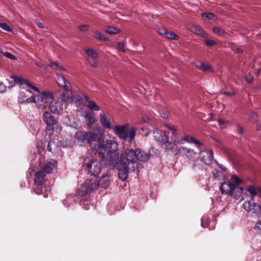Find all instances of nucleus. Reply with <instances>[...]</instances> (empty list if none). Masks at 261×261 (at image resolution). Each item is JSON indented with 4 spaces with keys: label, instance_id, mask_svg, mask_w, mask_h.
Instances as JSON below:
<instances>
[{
    "label": "nucleus",
    "instance_id": "f257e3e1",
    "mask_svg": "<svg viewBox=\"0 0 261 261\" xmlns=\"http://www.w3.org/2000/svg\"><path fill=\"white\" fill-rule=\"evenodd\" d=\"M107 145H110L108 149L100 157L106 164H112L115 167L118 168L119 178L122 181L127 179L128 176V168L124 162L122 153L118 151V144L116 141H110Z\"/></svg>",
    "mask_w": 261,
    "mask_h": 261
},
{
    "label": "nucleus",
    "instance_id": "f03ea898",
    "mask_svg": "<svg viewBox=\"0 0 261 261\" xmlns=\"http://www.w3.org/2000/svg\"><path fill=\"white\" fill-rule=\"evenodd\" d=\"M97 133L94 132H85L77 131L75 134V138L83 143H89L91 149L95 151L100 157L108 149L110 145H107L112 140H101L102 134L100 133V127H97Z\"/></svg>",
    "mask_w": 261,
    "mask_h": 261
},
{
    "label": "nucleus",
    "instance_id": "7ed1b4c3",
    "mask_svg": "<svg viewBox=\"0 0 261 261\" xmlns=\"http://www.w3.org/2000/svg\"><path fill=\"white\" fill-rule=\"evenodd\" d=\"M242 180L236 175L231 176L230 180L223 182L220 187V190L222 194L229 196L234 199L238 200L242 195L243 189L239 186L242 182Z\"/></svg>",
    "mask_w": 261,
    "mask_h": 261
},
{
    "label": "nucleus",
    "instance_id": "20e7f679",
    "mask_svg": "<svg viewBox=\"0 0 261 261\" xmlns=\"http://www.w3.org/2000/svg\"><path fill=\"white\" fill-rule=\"evenodd\" d=\"M83 165L86 167L91 175L96 176L101 172V168L100 163L89 153L83 156Z\"/></svg>",
    "mask_w": 261,
    "mask_h": 261
},
{
    "label": "nucleus",
    "instance_id": "39448f33",
    "mask_svg": "<svg viewBox=\"0 0 261 261\" xmlns=\"http://www.w3.org/2000/svg\"><path fill=\"white\" fill-rule=\"evenodd\" d=\"M149 154L139 148H126L125 150V157L129 163L134 164L138 161L146 162L149 159Z\"/></svg>",
    "mask_w": 261,
    "mask_h": 261
},
{
    "label": "nucleus",
    "instance_id": "423d86ee",
    "mask_svg": "<svg viewBox=\"0 0 261 261\" xmlns=\"http://www.w3.org/2000/svg\"><path fill=\"white\" fill-rule=\"evenodd\" d=\"M18 100L21 103H34L35 106L41 110H43L47 107V101L45 98L40 96H35L34 94L29 97L22 91L19 92Z\"/></svg>",
    "mask_w": 261,
    "mask_h": 261
},
{
    "label": "nucleus",
    "instance_id": "0eeeda50",
    "mask_svg": "<svg viewBox=\"0 0 261 261\" xmlns=\"http://www.w3.org/2000/svg\"><path fill=\"white\" fill-rule=\"evenodd\" d=\"M128 127L127 124L116 125L113 129L119 138L131 142L135 138L136 129L133 127L128 129Z\"/></svg>",
    "mask_w": 261,
    "mask_h": 261
},
{
    "label": "nucleus",
    "instance_id": "6e6552de",
    "mask_svg": "<svg viewBox=\"0 0 261 261\" xmlns=\"http://www.w3.org/2000/svg\"><path fill=\"white\" fill-rule=\"evenodd\" d=\"M42 119L48 126L51 127L53 132L57 134L61 132V127L58 122L49 112H44L43 114Z\"/></svg>",
    "mask_w": 261,
    "mask_h": 261
},
{
    "label": "nucleus",
    "instance_id": "1a4fd4ad",
    "mask_svg": "<svg viewBox=\"0 0 261 261\" xmlns=\"http://www.w3.org/2000/svg\"><path fill=\"white\" fill-rule=\"evenodd\" d=\"M10 78L13 80L15 83L20 85L21 86L22 89H24L30 93H32V90L37 91L38 93L40 92V90L38 88L33 86L28 81L26 80L22 77L17 76L15 75H11Z\"/></svg>",
    "mask_w": 261,
    "mask_h": 261
},
{
    "label": "nucleus",
    "instance_id": "9d476101",
    "mask_svg": "<svg viewBox=\"0 0 261 261\" xmlns=\"http://www.w3.org/2000/svg\"><path fill=\"white\" fill-rule=\"evenodd\" d=\"M243 207L246 211L252 212L258 216L261 213L260 206L254 202L253 197L250 198V200H246L243 204Z\"/></svg>",
    "mask_w": 261,
    "mask_h": 261
},
{
    "label": "nucleus",
    "instance_id": "9b49d317",
    "mask_svg": "<svg viewBox=\"0 0 261 261\" xmlns=\"http://www.w3.org/2000/svg\"><path fill=\"white\" fill-rule=\"evenodd\" d=\"M170 129L172 131V136L171 138L172 140H173L174 142V143L179 144L182 143V141H185L189 143H193L199 146H202V143L199 142L198 140L195 139L192 136H186L181 140L175 137V133L176 132V130L172 127H170Z\"/></svg>",
    "mask_w": 261,
    "mask_h": 261
},
{
    "label": "nucleus",
    "instance_id": "f8f14e48",
    "mask_svg": "<svg viewBox=\"0 0 261 261\" xmlns=\"http://www.w3.org/2000/svg\"><path fill=\"white\" fill-rule=\"evenodd\" d=\"M62 100L66 102L72 101L74 102L77 106H79L82 104L83 98L80 95H75L73 96L72 92L70 90L67 91L63 93L61 96Z\"/></svg>",
    "mask_w": 261,
    "mask_h": 261
},
{
    "label": "nucleus",
    "instance_id": "ddd939ff",
    "mask_svg": "<svg viewBox=\"0 0 261 261\" xmlns=\"http://www.w3.org/2000/svg\"><path fill=\"white\" fill-rule=\"evenodd\" d=\"M77 111L81 113V115L84 116L86 120L87 121V125L90 128L92 127L94 124L96 122V119L94 117L93 113L90 111L84 112L83 108L77 109Z\"/></svg>",
    "mask_w": 261,
    "mask_h": 261
},
{
    "label": "nucleus",
    "instance_id": "4468645a",
    "mask_svg": "<svg viewBox=\"0 0 261 261\" xmlns=\"http://www.w3.org/2000/svg\"><path fill=\"white\" fill-rule=\"evenodd\" d=\"M153 137L155 140L161 143H165L168 140V136L165 132L159 129H154Z\"/></svg>",
    "mask_w": 261,
    "mask_h": 261
},
{
    "label": "nucleus",
    "instance_id": "2eb2a0df",
    "mask_svg": "<svg viewBox=\"0 0 261 261\" xmlns=\"http://www.w3.org/2000/svg\"><path fill=\"white\" fill-rule=\"evenodd\" d=\"M201 160L205 164L210 165L213 159V152L212 150L200 151Z\"/></svg>",
    "mask_w": 261,
    "mask_h": 261
},
{
    "label": "nucleus",
    "instance_id": "dca6fc26",
    "mask_svg": "<svg viewBox=\"0 0 261 261\" xmlns=\"http://www.w3.org/2000/svg\"><path fill=\"white\" fill-rule=\"evenodd\" d=\"M49 108L53 113H60L63 110L62 102L58 100L51 101L49 103Z\"/></svg>",
    "mask_w": 261,
    "mask_h": 261
},
{
    "label": "nucleus",
    "instance_id": "f3484780",
    "mask_svg": "<svg viewBox=\"0 0 261 261\" xmlns=\"http://www.w3.org/2000/svg\"><path fill=\"white\" fill-rule=\"evenodd\" d=\"M57 163L54 159H48L47 160L44 165V170L47 173H50L57 169Z\"/></svg>",
    "mask_w": 261,
    "mask_h": 261
},
{
    "label": "nucleus",
    "instance_id": "a211bd4d",
    "mask_svg": "<svg viewBox=\"0 0 261 261\" xmlns=\"http://www.w3.org/2000/svg\"><path fill=\"white\" fill-rule=\"evenodd\" d=\"M100 121L103 127L108 129H112V126L111 124L110 119L105 114L100 113Z\"/></svg>",
    "mask_w": 261,
    "mask_h": 261
},
{
    "label": "nucleus",
    "instance_id": "6ab92c4d",
    "mask_svg": "<svg viewBox=\"0 0 261 261\" xmlns=\"http://www.w3.org/2000/svg\"><path fill=\"white\" fill-rule=\"evenodd\" d=\"M45 175V173L42 170L37 172L34 178L35 184L38 186L42 185L43 183Z\"/></svg>",
    "mask_w": 261,
    "mask_h": 261
},
{
    "label": "nucleus",
    "instance_id": "aec40b11",
    "mask_svg": "<svg viewBox=\"0 0 261 261\" xmlns=\"http://www.w3.org/2000/svg\"><path fill=\"white\" fill-rule=\"evenodd\" d=\"M57 82L60 87H63L66 89L68 88L70 85V83L62 75H57Z\"/></svg>",
    "mask_w": 261,
    "mask_h": 261
},
{
    "label": "nucleus",
    "instance_id": "412c9836",
    "mask_svg": "<svg viewBox=\"0 0 261 261\" xmlns=\"http://www.w3.org/2000/svg\"><path fill=\"white\" fill-rule=\"evenodd\" d=\"M98 184L102 188L108 187L110 183V176L109 175H103L98 180Z\"/></svg>",
    "mask_w": 261,
    "mask_h": 261
},
{
    "label": "nucleus",
    "instance_id": "4be33fe9",
    "mask_svg": "<svg viewBox=\"0 0 261 261\" xmlns=\"http://www.w3.org/2000/svg\"><path fill=\"white\" fill-rule=\"evenodd\" d=\"M85 100L88 102L86 107H88L91 111H98L100 110L99 107L92 100L89 99V97L87 95H84Z\"/></svg>",
    "mask_w": 261,
    "mask_h": 261
},
{
    "label": "nucleus",
    "instance_id": "5701e85b",
    "mask_svg": "<svg viewBox=\"0 0 261 261\" xmlns=\"http://www.w3.org/2000/svg\"><path fill=\"white\" fill-rule=\"evenodd\" d=\"M180 150L183 153V154H184L187 158L189 159H193L196 156V152L191 149L182 147L180 149Z\"/></svg>",
    "mask_w": 261,
    "mask_h": 261
},
{
    "label": "nucleus",
    "instance_id": "b1692460",
    "mask_svg": "<svg viewBox=\"0 0 261 261\" xmlns=\"http://www.w3.org/2000/svg\"><path fill=\"white\" fill-rule=\"evenodd\" d=\"M165 149L176 154L178 151V147L175 143L167 142L165 143Z\"/></svg>",
    "mask_w": 261,
    "mask_h": 261
},
{
    "label": "nucleus",
    "instance_id": "393cba45",
    "mask_svg": "<svg viewBox=\"0 0 261 261\" xmlns=\"http://www.w3.org/2000/svg\"><path fill=\"white\" fill-rule=\"evenodd\" d=\"M87 184L86 183L83 184L80 188L79 189V194L81 196L86 195L89 192H90L89 190V188L87 187Z\"/></svg>",
    "mask_w": 261,
    "mask_h": 261
},
{
    "label": "nucleus",
    "instance_id": "a878e982",
    "mask_svg": "<svg viewBox=\"0 0 261 261\" xmlns=\"http://www.w3.org/2000/svg\"><path fill=\"white\" fill-rule=\"evenodd\" d=\"M192 32L204 38H206L208 36L207 33L202 29L197 27H194L192 29Z\"/></svg>",
    "mask_w": 261,
    "mask_h": 261
},
{
    "label": "nucleus",
    "instance_id": "bb28decb",
    "mask_svg": "<svg viewBox=\"0 0 261 261\" xmlns=\"http://www.w3.org/2000/svg\"><path fill=\"white\" fill-rule=\"evenodd\" d=\"M86 54L91 60H96L98 58L97 53L93 49H86Z\"/></svg>",
    "mask_w": 261,
    "mask_h": 261
},
{
    "label": "nucleus",
    "instance_id": "cd10ccee",
    "mask_svg": "<svg viewBox=\"0 0 261 261\" xmlns=\"http://www.w3.org/2000/svg\"><path fill=\"white\" fill-rule=\"evenodd\" d=\"M196 67L203 71H212V67L207 63H202L199 65H196Z\"/></svg>",
    "mask_w": 261,
    "mask_h": 261
},
{
    "label": "nucleus",
    "instance_id": "c85d7f7f",
    "mask_svg": "<svg viewBox=\"0 0 261 261\" xmlns=\"http://www.w3.org/2000/svg\"><path fill=\"white\" fill-rule=\"evenodd\" d=\"M87 184V187L89 188V190L90 192L96 190L98 187V182L96 180H91L89 182H85Z\"/></svg>",
    "mask_w": 261,
    "mask_h": 261
},
{
    "label": "nucleus",
    "instance_id": "c756f323",
    "mask_svg": "<svg viewBox=\"0 0 261 261\" xmlns=\"http://www.w3.org/2000/svg\"><path fill=\"white\" fill-rule=\"evenodd\" d=\"M58 148V145L54 140H50L47 145V149L51 152H55Z\"/></svg>",
    "mask_w": 261,
    "mask_h": 261
},
{
    "label": "nucleus",
    "instance_id": "7c9ffc66",
    "mask_svg": "<svg viewBox=\"0 0 261 261\" xmlns=\"http://www.w3.org/2000/svg\"><path fill=\"white\" fill-rule=\"evenodd\" d=\"M248 191L252 195H256L259 196L261 194V188H259L258 190H256L254 187L250 186L248 188Z\"/></svg>",
    "mask_w": 261,
    "mask_h": 261
},
{
    "label": "nucleus",
    "instance_id": "2f4dec72",
    "mask_svg": "<svg viewBox=\"0 0 261 261\" xmlns=\"http://www.w3.org/2000/svg\"><path fill=\"white\" fill-rule=\"evenodd\" d=\"M37 96H38V95ZM42 98H44L46 99L47 102V99H53L54 98V94L53 93L50 92L49 91H44L41 92V95H40Z\"/></svg>",
    "mask_w": 261,
    "mask_h": 261
},
{
    "label": "nucleus",
    "instance_id": "473e14b6",
    "mask_svg": "<svg viewBox=\"0 0 261 261\" xmlns=\"http://www.w3.org/2000/svg\"><path fill=\"white\" fill-rule=\"evenodd\" d=\"M165 37L169 39H173L174 40H177L178 39V37L175 34L172 32H168V31H167L165 35Z\"/></svg>",
    "mask_w": 261,
    "mask_h": 261
},
{
    "label": "nucleus",
    "instance_id": "72a5a7b5",
    "mask_svg": "<svg viewBox=\"0 0 261 261\" xmlns=\"http://www.w3.org/2000/svg\"><path fill=\"white\" fill-rule=\"evenodd\" d=\"M201 225L203 228H206L210 223L209 218L206 216H203L201 219Z\"/></svg>",
    "mask_w": 261,
    "mask_h": 261
},
{
    "label": "nucleus",
    "instance_id": "f704fd0d",
    "mask_svg": "<svg viewBox=\"0 0 261 261\" xmlns=\"http://www.w3.org/2000/svg\"><path fill=\"white\" fill-rule=\"evenodd\" d=\"M119 30L113 27L109 26L106 29V32L110 34H115L119 32Z\"/></svg>",
    "mask_w": 261,
    "mask_h": 261
},
{
    "label": "nucleus",
    "instance_id": "c9c22d12",
    "mask_svg": "<svg viewBox=\"0 0 261 261\" xmlns=\"http://www.w3.org/2000/svg\"><path fill=\"white\" fill-rule=\"evenodd\" d=\"M254 230L257 234L261 236V219L256 222L254 226Z\"/></svg>",
    "mask_w": 261,
    "mask_h": 261
},
{
    "label": "nucleus",
    "instance_id": "e433bc0d",
    "mask_svg": "<svg viewBox=\"0 0 261 261\" xmlns=\"http://www.w3.org/2000/svg\"><path fill=\"white\" fill-rule=\"evenodd\" d=\"M213 31L216 35L218 36H223L225 33V32L224 30L219 27H214L213 28Z\"/></svg>",
    "mask_w": 261,
    "mask_h": 261
},
{
    "label": "nucleus",
    "instance_id": "4c0bfd02",
    "mask_svg": "<svg viewBox=\"0 0 261 261\" xmlns=\"http://www.w3.org/2000/svg\"><path fill=\"white\" fill-rule=\"evenodd\" d=\"M202 16L203 18H205V19H206L207 20H211V19L215 20L216 19V17H215V15L211 13H203L202 14Z\"/></svg>",
    "mask_w": 261,
    "mask_h": 261
},
{
    "label": "nucleus",
    "instance_id": "58836bf2",
    "mask_svg": "<svg viewBox=\"0 0 261 261\" xmlns=\"http://www.w3.org/2000/svg\"><path fill=\"white\" fill-rule=\"evenodd\" d=\"M94 36L96 39L101 41H107L109 39L108 38L103 36L100 32L95 33Z\"/></svg>",
    "mask_w": 261,
    "mask_h": 261
},
{
    "label": "nucleus",
    "instance_id": "ea45409f",
    "mask_svg": "<svg viewBox=\"0 0 261 261\" xmlns=\"http://www.w3.org/2000/svg\"><path fill=\"white\" fill-rule=\"evenodd\" d=\"M219 125L222 128H225L227 125L229 123V121L227 120H224L223 119H219L218 120Z\"/></svg>",
    "mask_w": 261,
    "mask_h": 261
},
{
    "label": "nucleus",
    "instance_id": "a19ab883",
    "mask_svg": "<svg viewBox=\"0 0 261 261\" xmlns=\"http://www.w3.org/2000/svg\"><path fill=\"white\" fill-rule=\"evenodd\" d=\"M2 54L4 55V56L5 57H6V58L10 59L12 60L15 61V60H17L16 57L10 53L6 51V52H3Z\"/></svg>",
    "mask_w": 261,
    "mask_h": 261
},
{
    "label": "nucleus",
    "instance_id": "79ce46f5",
    "mask_svg": "<svg viewBox=\"0 0 261 261\" xmlns=\"http://www.w3.org/2000/svg\"><path fill=\"white\" fill-rule=\"evenodd\" d=\"M125 43L124 41L119 42L117 43V48L119 51H125Z\"/></svg>",
    "mask_w": 261,
    "mask_h": 261
},
{
    "label": "nucleus",
    "instance_id": "37998d69",
    "mask_svg": "<svg viewBox=\"0 0 261 261\" xmlns=\"http://www.w3.org/2000/svg\"><path fill=\"white\" fill-rule=\"evenodd\" d=\"M0 27L5 31H8L9 32H12V29L5 23H0Z\"/></svg>",
    "mask_w": 261,
    "mask_h": 261
},
{
    "label": "nucleus",
    "instance_id": "c03bdc74",
    "mask_svg": "<svg viewBox=\"0 0 261 261\" xmlns=\"http://www.w3.org/2000/svg\"><path fill=\"white\" fill-rule=\"evenodd\" d=\"M44 146H45L44 145H43V146L39 147L38 148V151L39 153L43 159H44V155L45 153Z\"/></svg>",
    "mask_w": 261,
    "mask_h": 261
},
{
    "label": "nucleus",
    "instance_id": "a18cd8bd",
    "mask_svg": "<svg viewBox=\"0 0 261 261\" xmlns=\"http://www.w3.org/2000/svg\"><path fill=\"white\" fill-rule=\"evenodd\" d=\"M157 31L159 34L165 36L167 30L165 28L161 27L158 28Z\"/></svg>",
    "mask_w": 261,
    "mask_h": 261
},
{
    "label": "nucleus",
    "instance_id": "49530a36",
    "mask_svg": "<svg viewBox=\"0 0 261 261\" xmlns=\"http://www.w3.org/2000/svg\"><path fill=\"white\" fill-rule=\"evenodd\" d=\"M59 63L57 62H50L49 66L53 69H57Z\"/></svg>",
    "mask_w": 261,
    "mask_h": 261
},
{
    "label": "nucleus",
    "instance_id": "de8ad7c7",
    "mask_svg": "<svg viewBox=\"0 0 261 261\" xmlns=\"http://www.w3.org/2000/svg\"><path fill=\"white\" fill-rule=\"evenodd\" d=\"M216 42L213 40H210V39H206L205 40V44L206 45L208 46H212L216 44Z\"/></svg>",
    "mask_w": 261,
    "mask_h": 261
},
{
    "label": "nucleus",
    "instance_id": "09e8293b",
    "mask_svg": "<svg viewBox=\"0 0 261 261\" xmlns=\"http://www.w3.org/2000/svg\"><path fill=\"white\" fill-rule=\"evenodd\" d=\"M141 130H142V133L143 135L146 137L148 136V135L149 134V133H150V131L149 130V129L146 127H142L141 128Z\"/></svg>",
    "mask_w": 261,
    "mask_h": 261
},
{
    "label": "nucleus",
    "instance_id": "8fccbe9b",
    "mask_svg": "<svg viewBox=\"0 0 261 261\" xmlns=\"http://www.w3.org/2000/svg\"><path fill=\"white\" fill-rule=\"evenodd\" d=\"M88 62L90 64V65L93 67H97V63L96 60H88Z\"/></svg>",
    "mask_w": 261,
    "mask_h": 261
},
{
    "label": "nucleus",
    "instance_id": "3c124183",
    "mask_svg": "<svg viewBox=\"0 0 261 261\" xmlns=\"http://www.w3.org/2000/svg\"><path fill=\"white\" fill-rule=\"evenodd\" d=\"M7 86L3 83L0 82V93H4L6 91Z\"/></svg>",
    "mask_w": 261,
    "mask_h": 261
},
{
    "label": "nucleus",
    "instance_id": "603ef678",
    "mask_svg": "<svg viewBox=\"0 0 261 261\" xmlns=\"http://www.w3.org/2000/svg\"><path fill=\"white\" fill-rule=\"evenodd\" d=\"M79 29L81 31H86L89 28V26L87 24H83L78 27Z\"/></svg>",
    "mask_w": 261,
    "mask_h": 261
},
{
    "label": "nucleus",
    "instance_id": "864d4df0",
    "mask_svg": "<svg viewBox=\"0 0 261 261\" xmlns=\"http://www.w3.org/2000/svg\"><path fill=\"white\" fill-rule=\"evenodd\" d=\"M222 93H223L224 94L228 96H232L233 95H234V93L233 91H223L222 92Z\"/></svg>",
    "mask_w": 261,
    "mask_h": 261
},
{
    "label": "nucleus",
    "instance_id": "5fc2aeb1",
    "mask_svg": "<svg viewBox=\"0 0 261 261\" xmlns=\"http://www.w3.org/2000/svg\"><path fill=\"white\" fill-rule=\"evenodd\" d=\"M237 132L239 134L242 135L244 133V129L241 126H239L237 128Z\"/></svg>",
    "mask_w": 261,
    "mask_h": 261
},
{
    "label": "nucleus",
    "instance_id": "6e6d98bb",
    "mask_svg": "<svg viewBox=\"0 0 261 261\" xmlns=\"http://www.w3.org/2000/svg\"><path fill=\"white\" fill-rule=\"evenodd\" d=\"M246 80L248 83H251L253 81V76H250V77H246Z\"/></svg>",
    "mask_w": 261,
    "mask_h": 261
},
{
    "label": "nucleus",
    "instance_id": "4d7b16f0",
    "mask_svg": "<svg viewBox=\"0 0 261 261\" xmlns=\"http://www.w3.org/2000/svg\"><path fill=\"white\" fill-rule=\"evenodd\" d=\"M56 70L59 71H65V68L63 67L61 65L59 64V66Z\"/></svg>",
    "mask_w": 261,
    "mask_h": 261
},
{
    "label": "nucleus",
    "instance_id": "13d9d810",
    "mask_svg": "<svg viewBox=\"0 0 261 261\" xmlns=\"http://www.w3.org/2000/svg\"><path fill=\"white\" fill-rule=\"evenodd\" d=\"M216 163L218 165V166L220 168H221L222 170H223L224 171L226 170V168H225V167L223 165H222L221 164H219L218 163L217 161H216Z\"/></svg>",
    "mask_w": 261,
    "mask_h": 261
},
{
    "label": "nucleus",
    "instance_id": "bf43d9fd",
    "mask_svg": "<svg viewBox=\"0 0 261 261\" xmlns=\"http://www.w3.org/2000/svg\"><path fill=\"white\" fill-rule=\"evenodd\" d=\"M148 121V118H143L141 121L138 122V123H146Z\"/></svg>",
    "mask_w": 261,
    "mask_h": 261
},
{
    "label": "nucleus",
    "instance_id": "052dcab7",
    "mask_svg": "<svg viewBox=\"0 0 261 261\" xmlns=\"http://www.w3.org/2000/svg\"><path fill=\"white\" fill-rule=\"evenodd\" d=\"M36 24L38 27H39L40 28H44V25L42 23H41L40 22H37Z\"/></svg>",
    "mask_w": 261,
    "mask_h": 261
},
{
    "label": "nucleus",
    "instance_id": "680f3d73",
    "mask_svg": "<svg viewBox=\"0 0 261 261\" xmlns=\"http://www.w3.org/2000/svg\"><path fill=\"white\" fill-rule=\"evenodd\" d=\"M251 118L253 119H255L257 118V114L255 113H253L251 114Z\"/></svg>",
    "mask_w": 261,
    "mask_h": 261
},
{
    "label": "nucleus",
    "instance_id": "e2e57ef3",
    "mask_svg": "<svg viewBox=\"0 0 261 261\" xmlns=\"http://www.w3.org/2000/svg\"><path fill=\"white\" fill-rule=\"evenodd\" d=\"M161 116L163 118H168V115L167 113H163V114L160 113Z\"/></svg>",
    "mask_w": 261,
    "mask_h": 261
},
{
    "label": "nucleus",
    "instance_id": "0e129e2a",
    "mask_svg": "<svg viewBox=\"0 0 261 261\" xmlns=\"http://www.w3.org/2000/svg\"><path fill=\"white\" fill-rule=\"evenodd\" d=\"M237 52L239 54H241L243 52V50L241 48H237Z\"/></svg>",
    "mask_w": 261,
    "mask_h": 261
},
{
    "label": "nucleus",
    "instance_id": "69168bd1",
    "mask_svg": "<svg viewBox=\"0 0 261 261\" xmlns=\"http://www.w3.org/2000/svg\"><path fill=\"white\" fill-rule=\"evenodd\" d=\"M35 193L37 194V195H39L41 194V192H40L39 191L37 190V189H36L35 190Z\"/></svg>",
    "mask_w": 261,
    "mask_h": 261
},
{
    "label": "nucleus",
    "instance_id": "338daca9",
    "mask_svg": "<svg viewBox=\"0 0 261 261\" xmlns=\"http://www.w3.org/2000/svg\"><path fill=\"white\" fill-rule=\"evenodd\" d=\"M3 52L2 47L0 46V53H2Z\"/></svg>",
    "mask_w": 261,
    "mask_h": 261
},
{
    "label": "nucleus",
    "instance_id": "774afa93",
    "mask_svg": "<svg viewBox=\"0 0 261 261\" xmlns=\"http://www.w3.org/2000/svg\"><path fill=\"white\" fill-rule=\"evenodd\" d=\"M36 65L38 66L41 67V65L40 63H36Z\"/></svg>",
    "mask_w": 261,
    "mask_h": 261
}]
</instances>
